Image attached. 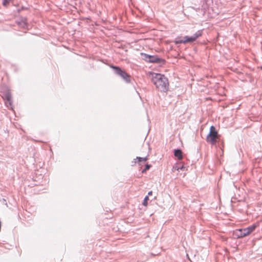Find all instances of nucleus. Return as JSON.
Instances as JSON below:
<instances>
[{
  "label": "nucleus",
  "instance_id": "nucleus-1",
  "mask_svg": "<svg viewBox=\"0 0 262 262\" xmlns=\"http://www.w3.org/2000/svg\"><path fill=\"white\" fill-rule=\"evenodd\" d=\"M151 80L156 88L161 91H166L168 86L167 78L164 75L159 73H152Z\"/></svg>",
  "mask_w": 262,
  "mask_h": 262
},
{
  "label": "nucleus",
  "instance_id": "nucleus-2",
  "mask_svg": "<svg viewBox=\"0 0 262 262\" xmlns=\"http://www.w3.org/2000/svg\"><path fill=\"white\" fill-rule=\"evenodd\" d=\"M202 31H198L193 35L191 36H186L181 38V37L177 38L174 41L176 44L187 43L195 41L199 37L202 35Z\"/></svg>",
  "mask_w": 262,
  "mask_h": 262
},
{
  "label": "nucleus",
  "instance_id": "nucleus-3",
  "mask_svg": "<svg viewBox=\"0 0 262 262\" xmlns=\"http://www.w3.org/2000/svg\"><path fill=\"white\" fill-rule=\"evenodd\" d=\"M219 138L220 135L216 130L215 127L214 126H211L210 127L209 133L206 137V141L211 145H214Z\"/></svg>",
  "mask_w": 262,
  "mask_h": 262
},
{
  "label": "nucleus",
  "instance_id": "nucleus-4",
  "mask_svg": "<svg viewBox=\"0 0 262 262\" xmlns=\"http://www.w3.org/2000/svg\"><path fill=\"white\" fill-rule=\"evenodd\" d=\"M110 67L115 70V73L120 76L125 81L127 82H130V77L125 71L122 70L118 67L113 65L110 66Z\"/></svg>",
  "mask_w": 262,
  "mask_h": 262
},
{
  "label": "nucleus",
  "instance_id": "nucleus-5",
  "mask_svg": "<svg viewBox=\"0 0 262 262\" xmlns=\"http://www.w3.org/2000/svg\"><path fill=\"white\" fill-rule=\"evenodd\" d=\"M258 226V224H255L246 228L241 229V231L243 232V236H246L249 235Z\"/></svg>",
  "mask_w": 262,
  "mask_h": 262
},
{
  "label": "nucleus",
  "instance_id": "nucleus-6",
  "mask_svg": "<svg viewBox=\"0 0 262 262\" xmlns=\"http://www.w3.org/2000/svg\"><path fill=\"white\" fill-rule=\"evenodd\" d=\"M141 55L144 56L146 59H148L149 61L151 62H158L160 60L159 58L156 56H150L144 53H141Z\"/></svg>",
  "mask_w": 262,
  "mask_h": 262
},
{
  "label": "nucleus",
  "instance_id": "nucleus-7",
  "mask_svg": "<svg viewBox=\"0 0 262 262\" xmlns=\"http://www.w3.org/2000/svg\"><path fill=\"white\" fill-rule=\"evenodd\" d=\"M3 98L6 99L7 102L9 103V105H11L12 104V97L11 93L8 91L6 93V94L3 96Z\"/></svg>",
  "mask_w": 262,
  "mask_h": 262
},
{
  "label": "nucleus",
  "instance_id": "nucleus-8",
  "mask_svg": "<svg viewBox=\"0 0 262 262\" xmlns=\"http://www.w3.org/2000/svg\"><path fill=\"white\" fill-rule=\"evenodd\" d=\"M174 155L179 160H182L183 158L182 152L180 149L174 150Z\"/></svg>",
  "mask_w": 262,
  "mask_h": 262
},
{
  "label": "nucleus",
  "instance_id": "nucleus-9",
  "mask_svg": "<svg viewBox=\"0 0 262 262\" xmlns=\"http://www.w3.org/2000/svg\"><path fill=\"white\" fill-rule=\"evenodd\" d=\"M235 233L238 238L245 237V236H243V232L241 231V229L236 230Z\"/></svg>",
  "mask_w": 262,
  "mask_h": 262
},
{
  "label": "nucleus",
  "instance_id": "nucleus-10",
  "mask_svg": "<svg viewBox=\"0 0 262 262\" xmlns=\"http://www.w3.org/2000/svg\"><path fill=\"white\" fill-rule=\"evenodd\" d=\"M148 200H149L148 196H145V198L144 199L143 202V205L144 206H147Z\"/></svg>",
  "mask_w": 262,
  "mask_h": 262
},
{
  "label": "nucleus",
  "instance_id": "nucleus-11",
  "mask_svg": "<svg viewBox=\"0 0 262 262\" xmlns=\"http://www.w3.org/2000/svg\"><path fill=\"white\" fill-rule=\"evenodd\" d=\"M137 159H138V162H141V161L145 162L147 160V157H145V158L137 157Z\"/></svg>",
  "mask_w": 262,
  "mask_h": 262
},
{
  "label": "nucleus",
  "instance_id": "nucleus-12",
  "mask_svg": "<svg viewBox=\"0 0 262 262\" xmlns=\"http://www.w3.org/2000/svg\"><path fill=\"white\" fill-rule=\"evenodd\" d=\"M150 165L146 164L145 166V168L142 170V172H145L146 170H148L150 167Z\"/></svg>",
  "mask_w": 262,
  "mask_h": 262
},
{
  "label": "nucleus",
  "instance_id": "nucleus-13",
  "mask_svg": "<svg viewBox=\"0 0 262 262\" xmlns=\"http://www.w3.org/2000/svg\"><path fill=\"white\" fill-rule=\"evenodd\" d=\"M9 2L10 1H4L3 5L5 6H7L9 4Z\"/></svg>",
  "mask_w": 262,
  "mask_h": 262
},
{
  "label": "nucleus",
  "instance_id": "nucleus-14",
  "mask_svg": "<svg viewBox=\"0 0 262 262\" xmlns=\"http://www.w3.org/2000/svg\"><path fill=\"white\" fill-rule=\"evenodd\" d=\"M152 194V191H150L149 192H148V195H151Z\"/></svg>",
  "mask_w": 262,
  "mask_h": 262
},
{
  "label": "nucleus",
  "instance_id": "nucleus-15",
  "mask_svg": "<svg viewBox=\"0 0 262 262\" xmlns=\"http://www.w3.org/2000/svg\"><path fill=\"white\" fill-rule=\"evenodd\" d=\"M13 4L14 5H18L17 3V4H15V3H13Z\"/></svg>",
  "mask_w": 262,
  "mask_h": 262
},
{
  "label": "nucleus",
  "instance_id": "nucleus-16",
  "mask_svg": "<svg viewBox=\"0 0 262 262\" xmlns=\"http://www.w3.org/2000/svg\"><path fill=\"white\" fill-rule=\"evenodd\" d=\"M12 2H17V1H12Z\"/></svg>",
  "mask_w": 262,
  "mask_h": 262
}]
</instances>
